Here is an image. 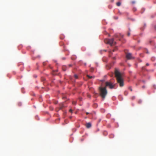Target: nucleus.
Instances as JSON below:
<instances>
[{
    "mask_svg": "<svg viewBox=\"0 0 156 156\" xmlns=\"http://www.w3.org/2000/svg\"><path fill=\"white\" fill-rule=\"evenodd\" d=\"M115 75L118 83L119 84L120 86L122 87L123 86V81L121 73L117 70L115 71Z\"/></svg>",
    "mask_w": 156,
    "mask_h": 156,
    "instance_id": "1",
    "label": "nucleus"
},
{
    "mask_svg": "<svg viewBox=\"0 0 156 156\" xmlns=\"http://www.w3.org/2000/svg\"><path fill=\"white\" fill-rule=\"evenodd\" d=\"M99 90L100 93V95L103 98H105L106 95L107 94V91L106 87H101L99 88Z\"/></svg>",
    "mask_w": 156,
    "mask_h": 156,
    "instance_id": "2",
    "label": "nucleus"
},
{
    "mask_svg": "<svg viewBox=\"0 0 156 156\" xmlns=\"http://www.w3.org/2000/svg\"><path fill=\"white\" fill-rule=\"evenodd\" d=\"M104 42L105 43L110 44L112 46L115 45L116 43V42H114L113 39H105L104 40Z\"/></svg>",
    "mask_w": 156,
    "mask_h": 156,
    "instance_id": "3",
    "label": "nucleus"
},
{
    "mask_svg": "<svg viewBox=\"0 0 156 156\" xmlns=\"http://www.w3.org/2000/svg\"><path fill=\"white\" fill-rule=\"evenodd\" d=\"M105 87H108L110 89L114 88L115 85H113L112 83L110 82H106L105 83Z\"/></svg>",
    "mask_w": 156,
    "mask_h": 156,
    "instance_id": "4",
    "label": "nucleus"
},
{
    "mask_svg": "<svg viewBox=\"0 0 156 156\" xmlns=\"http://www.w3.org/2000/svg\"><path fill=\"white\" fill-rule=\"evenodd\" d=\"M126 57L128 60L134 59V58L133 57L130 53H127L126 54Z\"/></svg>",
    "mask_w": 156,
    "mask_h": 156,
    "instance_id": "5",
    "label": "nucleus"
},
{
    "mask_svg": "<svg viewBox=\"0 0 156 156\" xmlns=\"http://www.w3.org/2000/svg\"><path fill=\"white\" fill-rule=\"evenodd\" d=\"M65 106L64 105V104L63 103H61L60 104V105H59V108L57 110V111H58L59 110H60V109H62L64 107H65Z\"/></svg>",
    "mask_w": 156,
    "mask_h": 156,
    "instance_id": "6",
    "label": "nucleus"
},
{
    "mask_svg": "<svg viewBox=\"0 0 156 156\" xmlns=\"http://www.w3.org/2000/svg\"><path fill=\"white\" fill-rule=\"evenodd\" d=\"M91 124L90 122L87 123L86 124V126L87 128H90L91 127Z\"/></svg>",
    "mask_w": 156,
    "mask_h": 156,
    "instance_id": "7",
    "label": "nucleus"
},
{
    "mask_svg": "<svg viewBox=\"0 0 156 156\" xmlns=\"http://www.w3.org/2000/svg\"><path fill=\"white\" fill-rule=\"evenodd\" d=\"M116 5L117 6H119L121 5V3L120 2H118L117 3Z\"/></svg>",
    "mask_w": 156,
    "mask_h": 156,
    "instance_id": "8",
    "label": "nucleus"
},
{
    "mask_svg": "<svg viewBox=\"0 0 156 156\" xmlns=\"http://www.w3.org/2000/svg\"><path fill=\"white\" fill-rule=\"evenodd\" d=\"M62 70L64 71H65L66 70V67L65 66H63L62 67Z\"/></svg>",
    "mask_w": 156,
    "mask_h": 156,
    "instance_id": "9",
    "label": "nucleus"
},
{
    "mask_svg": "<svg viewBox=\"0 0 156 156\" xmlns=\"http://www.w3.org/2000/svg\"><path fill=\"white\" fill-rule=\"evenodd\" d=\"M87 77H88V78H90V79H91V78H92L94 77H93V76H89V75H87Z\"/></svg>",
    "mask_w": 156,
    "mask_h": 156,
    "instance_id": "10",
    "label": "nucleus"
},
{
    "mask_svg": "<svg viewBox=\"0 0 156 156\" xmlns=\"http://www.w3.org/2000/svg\"><path fill=\"white\" fill-rule=\"evenodd\" d=\"M74 77L75 78V79H77L78 78V76L76 75H75L74 76Z\"/></svg>",
    "mask_w": 156,
    "mask_h": 156,
    "instance_id": "11",
    "label": "nucleus"
},
{
    "mask_svg": "<svg viewBox=\"0 0 156 156\" xmlns=\"http://www.w3.org/2000/svg\"><path fill=\"white\" fill-rule=\"evenodd\" d=\"M72 104L73 105H76V101H73L72 102Z\"/></svg>",
    "mask_w": 156,
    "mask_h": 156,
    "instance_id": "12",
    "label": "nucleus"
},
{
    "mask_svg": "<svg viewBox=\"0 0 156 156\" xmlns=\"http://www.w3.org/2000/svg\"><path fill=\"white\" fill-rule=\"evenodd\" d=\"M129 89L131 91H132V88L131 87H129Z\"/></svg>",
    "mask_w": 156,
    "mask_h": 156,
    "instance_id": "13",
    "label": "nucleus"
},
{
    "mask_svg": "<svg viewBox=\"0 0 156 156\" xmlns=\"http://www.w3.org/2000/svg\"><path fill=\"white\" fill-rule=\"evenodd\" d=\"M127 35L129 36L130 35V33L129 32L128 33Z\"/></svg>",
    "mask_w": 156,
    "mask_h": 156,
    "instance_id": "14",
    "label": "nucleus"
},
{
    "mask_svg": "<svg viewBox=\"0 0 156 156\" xmlns=\"http://www.w3.org/2000/svg\"><path fill=\"white\" fill-rule=\"evenodd\" d=\"M135 98V96H133L132 98V100H133Z\"/></svg>",
    "mask_w": 156,
    "mask_h": 156,
    "instance_id": "15",
    "label": "nucleus"
},
{
    "mask_svg": "<svg viewBox=\"0 0 156 156\" xmlns=\"http://www.w3.org/2000/svg\"><path fill=\"white\" fill-rule=\"evenodd\" d=\"M69 112H72V109H69Z\"/></svg>",
    "mask_w": 156,
    "mask_h": 156,
    "instance_id": "16",
    "label": "nucleus"
},
{
    "mask_svg": "<svg viewBox=\"0 0 156 156\" xmlns=\"http://www.w3.org/2000/svg\"><path fill=\"white\" fill-rule=\"evenodd\" d=\"M149 65V64L148 63H147L146 64V66H148Z\"/></svg>",
    "mask_w": 156,
    "mask_h": 156,
    "instance_id": "17",
    "label": "nucleus"
},
{
    "mask_svg": "<svg viewBox=\"0 0 156 156\" xmlns=\"http://www.w3.org/2000/svg\"><path fill=\"white\" fill-rule=\"evenodd\" d=\"M132 3L133 4H134L135 3V1H132Z\"/></svg>",
    "mask_w": 156,
    "mask_h": 156,
    "instance_id": "18",
    "label": "nucleus"
},
{
    "mask_svg": "<svg viewBox=\"0 0 156 156\" xmlns=\"http://www.w3.org/2000/svg\"><path fill=\"white\" fill-rule=\"evenodd\" d=\"M88 97H89V98H90V97H91V96H90V95H88Z\"/></svg>",
    "mask_w": 156,
    "mask_h": 156,
    "instance_id": "19",
    "label": "nucleus"
},
{
    "mask_svg": "<svg viewBox=\"0 0 156 156\" xmlns=\"http://www.w3.org/2000/svg\"><path fill=\"white\" fill-rule=\"evenodd\" d=\"M141 101H141V100H139V103H141Z\"/></svg>",
    "mask_w": 156,
    "mask_h": 156,
    "instance_id": "20",
    "label": "nucleus"
},
{
    "mask_svg": "<svg viewBox=\"0 0 156 156\" xmlns=\"http://www.w3.org/2000/svg\"><path fill=\"white\" fill-rule=\"evenodd\" d=\"M154 29L155 30H156V25L154 26Z\"/></svg>",
    "mask_w": 156,
    "mask_h": 156,
    "instance_id": "21",
    "label": "nucleus"
},
{
    "mask_svg": "<svg viewBox=\"0 0 156 156\" xmlns=\"http://www.w3.org/2000/svg\"><path fill=\"white\" fill-rule=\"evenodd\" d=\"M69 67H71L72 66V65L71 64H70L69 65Z\"/></svg>",
    "mask_w": 156,
    "mask_h": 156,
    "instance_id": "22",
    "label": "nucleus"
},
{
    "mask_svg": "<svg viewBox=\"0 0 156 156\" xmlns=\"http://www.w3.org/2000/svg\"><path fill=\"white\" fill-rule=\"evenodd\" d=\"M113 59H115V57H114L113 58Z\"/></svg>",
    "mask_w": 156,
    "mask_h": 156,
    "instance_id": "23",
    "label": "nucleus"
},
{
    "mask_svg": "<svg viewBox=\"0 0 156 156\" xmlns=\"http://www.w3.org/2000/svg\"><path fill=\"white\" fill-rule=\"evenodd\" d=\"M142 69H145L144 67H143Z\"/></svg>",
    "mask_w": 156,
    "mask_h": 156,
    "instance_id": "24",
    "label": "nucleus"
},
{
    "mask_svg": "<svg viewBox=\"0 0 156 156\" xmlns=\"http://www.w3.org/2000/svg\"><path fill=\"white\" fill-rule=\"evenodd\" d=\"M86 114L87 115H88V114H89V113L87 112H86Z\"/></svg>",
    "mask_w": 156,
    "mask_h": 156,
    "instance_id": "25",
    "label": "nucleus"
},
{
    "mask_svg": "<svg viewBox=\"0 0 156 156\" xmlns=\"http://www.w3.org/2000/svg\"><path fill=\"white\" fill-rule=\"evenodd\" d=\"M115 51V49H113V52H114V51Z\"/></svg>",
    "mask_w": 156,
    "mask_h": 156,
    "instance_id": "26",
    "label": "nucleus"
},
{
    "mask_svg": "<svg viewBox=\"0 0 156 156\" xmlns=\"http://www.w3.org/2000/svg\"><path fill=\"white\" fill-rule=\"evenodd\" d=\"M142 87H143V88H144V87H145V86H143Z\"/></svg>",
    "mask_w": 156,
    "mask_h": 156,
    "instance_id": "27",
    "label": "nucleus"
},
{
    "mask_svg": "<svg viewBox=\"0 0 156 156\" xmlns=\"http://www.w3.org/2000/svg\"><path fill=\"white\" fill-rule=\"evenodd\" d=\"M107 69H110V68L109 67L108 68H107Z\"/></svg>",
    "mask_w": 156,
    "mask_h": 156,
    "instance_id": "28",
    "label": "nucleus"
},
{
    "mask_svg": "<svg viewBox=\"0 0 156 156\" xmlns=\"http://www.w3.org/2000/svg\"><path fill=\"white\" fill-rule=\"evenodd\" d=\"M140 62H142V61H141V60H140Z\"/></svg>",
    "mask_w": 156,
    "mask_h": 156,
    "instance_id": "29",
    "label": "nucleus"
},
{
    "mask_svg": "<svg viewBox=\"0 0 156 156\" xmlns=\"http://www.w3.org/2000/svg\"><path fill=\"white\" fill-rule=\"evenodd\" d=\"M129 31H130V29H129Z\"/></svg>",
    "mask_w": 156,
    "mask_h": 156,
    "instance_id": "30",
    "label": "nucleus"
},
{
    "mask_svg": "<svg viewBox=\"0 0 156 156\" xmlns=\"http://www.w3.org/2000/svg\"><path fill=\"white\" fill-rule=\"evenodd\" d=\"M86 63H85V64H84L85 65H86Z\"/></svg>",
    "mask_w": 156,
    "mask_h": 156,
    "instance_id": "31",
    "label": "nucleus"
}]
</instances>
